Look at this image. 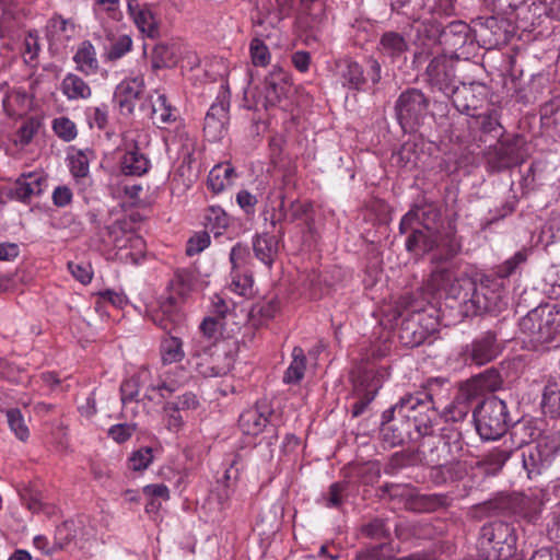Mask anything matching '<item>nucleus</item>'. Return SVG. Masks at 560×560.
Returning a JSON list of instances; mask_svg holds the SVG:
<instances>
[{"mask_svg": "<svg viewBox=\"0 0 560 560\" xmlns=\"http://www.w3.org/2000/svg\"><path fill=\"white\" fill-rule=\"evenodd\" d=\"M52 130L66 142H70L78 135L75 124L65 116L54 119Z\"/></svg>", "mask_w": 560, "mask_h": 560, "instance_id": "e2e57ef3", "label": "nucleus"}, {"mask_svg": "<svg viewBox=\"0 0 560 560\" xmlns=\"http://www.w3.org/2000/svg\"><path fill=\"white\" fill-rule=\"evenodd\" d=\"M420 408L423 409L422 415L420 417H413L411 427V436L408 441H417L419 438H427L429 435L434 434V427L439 420V405L432 402L420 405Z\"/></svg>", "mask_w": 560, "mask_h": 560, "instance_id": "a878e982", "label": "nucleus"}, {"mask_svg": "<svg viewBox=\"0 0 560 560\" xmlns=\"http://www.w3.org/2000/svg\"><path fill=\"white\" fill-rule=\"evenodd\" d=\"M205 226L214 237L223 234L230 224V218L226 212L219 206H210L205 217Z\"/></svg>", "mask_w": 560, "mask_h": 560, "instance_id": "79ce46f5", "label": "nucleus"}, {"mask_svg": "<svg viewBox=\"0 0 560 560\" xmlns=\"http://www.w3.org/2000/svg\"><path fill=\"white\" fill-rule=\"evenodd\" d=\"M438 16L439 15L432 13V16L429 19L416 21L417 38L422 40L423 45L427 43L441 44L444 22L440 21Z\"/></svg>", "mask_w": 560, "mask_h": 560, "instance_id": "e433bc0d", "label": "nucleus"}, {"mask_svg": "<svg viewBox=\"0 0 560 560\" xmlns=\"http://www.w3.org/2000/svg\"><path fill=\"white\" fill-rule=\"evenodd\" d=\"M150 168L149 159L140 152L137 144L127 150L120 159V171L127 176H141Z\"/></svg>", "mask_w": 560, "mask_h": 560, "instance_id": "2f4dec72", "label": "nucleus"}, {"mask_svg": "<svg viewBox=\"0 0 560 560\" xmlns=\"http://www.w3.org/2000/svg\"><path fill=\"white\" fill-rule=\"evenodd\" d=\"M440 219L441 211L435 205H416L401 218L399 233L406 234L412 225H417L427 231H438Z\"/></svg>", "mask_w": 560, "mask_h": 560, "instance_id": "6ab92c4d", "label": "nucleus"}, {"mask_svg": "<svg viewBox=\"0 0 560 560\" xmlns=\"http://www.w3.org/2000/svg\"><path fill=\"white\" fill-rule=\"evenodd\" d=\"M173 288L179 296H167L160 303L159 308L150 313L151 320L167 335H171L183 322V314L178 310V301L184 299L190 290V285L186 282L183 275L176 273Z\"/></svg>", "mask_w": 560, "mask_h": 560, "instance_id": "1a4fd4ad", "label": "nucleus"}, {"mask_svg": "<svg viewBox=\"0 0 560 560\" xmlns=\"http://www.w3.org/2000/svg\"><path fill=\"white\" fill-rule=\"evenodd\" d=\"M392 556L393 548L386 542L365 548L357 553L358 560H385Z\"/></svg>", "mask_w": 560, "mask_h": 560, "instance_id": "0e129e2a", "label": "nucleus"}, {"mask_svg": "<svg viewBox=\"0 0 560 560\" xmlns=\"http://www.w3.org/2000/svg\"><path fill=\"white\" fill-rule=\"evenodd\" d=\"M337 67L343 86L355 91L362 90L366 82V78L364 75L363 68L359 62L351 59H345L339 61Z\"/></svg>", "mask_w": 560, "mask_h": 560, "instance_id": "473e14b6", "label": "nucleus"}, {"mask_svg": "<svg viewBox=\"0 0 560 560\" xmlns=\"http://www.w3.org/2000/svg\"><path fill=\"white\" fill-rule=\"evenodd\" d=\"M70 173L74 178H83L90 172V159L88 153L78 150L74 154L69 156Z\"/></svg>", "mask_w": 560, "mask_h": 560, "instance_id": "052dcab7", "label": "nucleus"}, {"mask_svg": "<svg viewBox=\"0 0 560 560\" xmlns=\"http://www.w3.org/2000/svg\"><path fill=\"white\" fill-rule=\"evenodd\" d=\"M455 438V443H460L463 439L462 425L454 429L451 435H436L432 434L423 438L420 442L417 452L421 465L424 466H440L441 463L452 458V445L450 441L445 440Z\"/></svg>", "mask_w": 560, "mask_h": 560, "instance_id": "9b49d317", "label": "nucleus"}, {"mask_svg": "<svg viewBox=\"0 0 560 560\" xmlns=\"http://www.w3.org/2000/svg\"><path fill=\"white\" fill-rule=\"evenodd\" d=\"M127 5L139 31L151 38L156 37L159 26L151 9L147 4L140 5L137 1H128Z\"/></svg>", "mask_w": 560, "mask_h": 560, "instance_id": "cd10ccee", "label": "nucleus"}, {"mask_svg": "<svg viewBox=\"0 0 560 560\" xmlns=\"http://www.w3.org/2000/svg\"><path fill=\"white\" fill-rule=\"evenodd\" d=\"M45 185L46 178L40 173H23L15 180L11 197L27 202L33 196H39Z\"/></svg>", "mask_w": 560, "mask_h": 560, "instance_id": "5701e85b", "label": "nucleus"}, {"mask_svg": "<svg viewBox=\"0 0 560 560\" xmlns=\"http://www.w3.org/2000/svg\"><path fill=\"white\" fill-rule=\"evenodd\" d=\"M40 127V122L34 118L30 117L19 128L16 132L18 142L22 145H27L32 142L34 136L37 133Z\"/></svg>", "mask_w": 560, "mask_h": 560, "instance_id": "774afa93", "label": "nucleus"}, {"mask_svg": "<svg viewBox=\"0 0 560 560\" xmlns=\"http://www.w3.org/2000/svg\"><path fill=\"white\" fill-rule=\"evenodd\" d=\"M200 402L197 395L192 392H185L176 397L175 400L166 401L163 410L187 411L195 410L199 407Z\"/></svg>", "mask_w": 560, "mask_h": 560, "instance_id": "4d7b16f0", "label": "nucleus"}, {"mask_svg": "<svg viewBox=\"0 0 560 560\" xmlns=\"http://www.w3.org/2000/svg\"><path fill=\"white\" fill-rule=\"evenodd\" d=\"M417 455V450H404L394 453L385 466V474L396 475L402 468L421 465Z\"/></svg>", "mask_w": 560, "mask_h": 560, "instance_id": "37998d69", "label": "nucleus"}, {"mask_svg": "<svg viewBox=\"0 0 560 560\" xmlns=\"http://www.w3.org/2000/svg\"><path fill=\"white\" fill-rule=\"evenodd\" d=\"M306 369V357L301 347H294L292 350V362L288 366L283 382L287 384H298L304 376Z\"/></svg>", "mask_w": 560, "mask_h": 560, "instance_id": "a18cd8bd", "label": "nucleus"}, {"mask_svg": "<svg viewBox=\"0 0 560 560\" xmlns=\"http://www.w3.org/2000/svg\"><path fill=\"white\" fill-rule=\"evenodd\" d=\"M482 440L502 438L513 423L504 399L491 395L478 401L472 409L471 421Z\"/></svg>", "mask_w": 560, "mask_h": 560, "instance_id": "39448f33", "label": "nucleus"}, {"mask_svg": "<svg viewBox=\"0 0 560 560\" xmlns=\"http://www.w3.org/2000/svg\"><path fill=\"white\" fill-rule=\"evenodd\" d=\"M499 145L488 154V167L491 172L500 173L524 162L527 155L526 140L520 133L497 140Z\"/></svg>", "mask_w": 560, "mask_h": 560, "instance_id": "6e6552de", "label": "nucleus"}, {"mask_svg": "<svg viewBox=\"0 0 560 560\" xmlns=\"http://www.w3.org/2000/svg\"><path fill=\"white\" fill-rule=\"evenodd\" d=\"M406 234H408V236L405 242V247L410 254H429L438 246V231H427L417 225H412Z\"/></svg>", "mask_w": 560, "mask_h": 560, "instance_id": "b1692460", "label": "nucleus"}, {"mask_svg": "<svg viewBox=\"0 0 560 560\" xmlns=\"http://www.w3.org/2000/svg\"><path fill=\"white\" fill-rule=\"evenodd\" d=\"M7 420L11 431L15 434V436L25 442L30 436V431L21 413V410L18 408L8 409Z\"/></svg>", "mask_w": 560, "mask_h": 560, "instance_id": "13d9d810", "label": "nucleus"}, {"mask_svg": "<svg viewBox=\"0 0 560 560\" xmlns=\"http://www.w3.org/2000/svg\"><path fill=\"white\" fill-rule=\"evenodd\" d=\"M265 95L262 100L257 101L256 106L261 105L268 109L278 105L284 98L291 88L289 74L280 67H275L265 78Z\"/></svg>", "mask_w": 560, "mask_h": 560, "instance_id": "aec40b11", "label": "nucleus"}, {"mask_svg": "<svg viewBox=\"0 0 560 560\" xmlns=\"http://www.w3.org/2000/svg\"><path fill=\"white\" fill-rule=\"evenodd\" d=\"M75 69L84 75H94L100 71V62L94 45L91 40L80 43L73 55Z\"/></svg>", "mask_w": 560, "mask_h": 560, "instance_id": "c85d7f7f", "label": "nucleus"}, {"mask_svg": "<svg viewBox=\"0 0 560 560\" xmlns=\"http://www.w3.org/2000/svg\"><path fill=\"white\" fill-rule=\"evenodd\" d=\"M435 330V319L424 311H417L401 320L397 336L402 346L415 348L422 345Z\"/></svg>", "mask_w": 560, "mask_h": 560, "instance_id": "9d476101", "label": "nucleus"}, {"mask_svg": "<svg viewBox=\"0 0 560 560\" xmlns=\"http://www.w3.org/2000/svg\"><path fill=\"white\" fill-rule=\"evenodd\" d=\"M152 67L162 69L175 63V52L173 47L165 43H159L154 46L151 56Z\"/></svg>", "mask_w": 560, "mask_h": 560, "instance_id": "3c124183", "label": "nucleus"}, {"mask_svg": "<svg viewBox=\"0 0 560 560\" xmlns=\"http://www.w3.org/2000/svg\"><path fill=\"white\" fill-rule=\"evenodd\" d=\"M481 396L478 392L476 385L469 378L466 382L462 383L458 392L454 398V401L462 402V405L471 409V405L477 401V399Z\"/></svg>", "mask_w": 560, "mask_h": 560, "instance_id": "680f3d73", "label": "nucleus"}, {"mask_svg": "<svg viewBox=\"0 0 560 560\" xmlns=\"http://www.w3.org/2000/svg\"><path fill=\"white\" fill-rule=\"evenodd\" d=\"M253 250L257 259L268 268H271L278 257L279 241L269 233L256 235L253 240Z\"/></svg>", "mask_w": 560, "mask_h": 560, "instance_id": "c756f323", "label": "nucleus"}, {"mask_svg": "<svg viewBox=\"0 0 560 560\" xmlns=\"http://www.w3.org/2000/svg\"><path fill=\"white\" fill-rule=\"evenodd\" d=\"M173 107L167 103L165 94H159L155 102H151V119L159 128L176 120Z\"/></svg>", "mask_w": 560, "mask_h": 560, "instance_id": "58836bf2", "label": "nucleus"}, {"mask_svg": "<svg viewBox=\"0 0 560 560\" xmlns=\"http://www.w3.org/2000/svg\"><path fill=\"white\" fill-rule=\"evenodd\" d=\"M272 416L273 412L267 405L258 402L255 408L248 409L240 416L238 425L243 433L255 436L264 433L271 422Z\"/></svg>", "mask_w": 560, "mask_h": 560, "instance_id": "412c9836", "label": "nucleus"}, {"mask_svg": "<svg viewBox=\"0 0 560 560\" xmlns=\"http://www.w3.org/2000/svg\"><path fill=\"white\" fill-rule=\"evenodd\" d=\"M283 184H284V190L281 191L279 195V199H280V205L278 207V210L280 213L279 221L289 220V215H290L289 201L291 200V190L295 186L294 179H293V174H292L291 170H289L283 175Z\"/></svg>", "mask_w": 560, "mask_h": 560, "instance_id": "bf43d9fd", "label": "nucleus"}, {"mask_svg": "<svg viewBox=\"0 0 560 560\" xmlns=\"http://www.w3.org/2000/svg\"><path fill=\"white\" fill-rule=\"evenodd\" d=\"M457 59L446 55L434 57L425 69V82L445 96L456 86Z\"/></svg>", "mask_w": 560, "mask_h": 560, "instance_id": "4468645a", "label": "nucleus"}, {"mask_svg": "<svg viewBox=\"0 0 560 560\" xmlns=\"http://www.w3.org/2000/svg\"><path fill=\"white\" fill-rule=\"evenodd\" d=\"M363 536L370 539H387L390 534L386 526V522L382 518H374L361 528Z\"/></svg>", "mask_w": 560, "mask_h": 560, "instance_id": "69168bd1", "label": "nucleus"}, {"mask_svg": "<svg viewBox=\"0 0 560 560\" xmlns=\"http://www.w3.org/2000/svg\"><path fill=\"white\" fill-rule=\"evenodd\" d=\"M521 331L535 345L560 346V304L545 303L530 310L520 320Z\"/></svg>", "mask_w": 560, "mask_h": 560, "instance_id": "20e7f679", "label": "nucleus"}, {"mask_svg": "<svg viewBox=\"0 0 560 560\" xmlns=\"http://www.w3.org/2000/svg\"><path fill=\"white\" fill-rule=\"evenodd\" d=\"M518 203V197L515 192H512L509 195V197L505 199V201L498 208H495L491 213L493 215L490 219H487L482 222V229H487L488 226L492 225L493 223L499 222L500 220H503L504 218L511 215L515 212L516 207Z\"/></svg>", "mask_w": 560, "mask_h": 560, "instance_id": "603ef678", "label": "nucleus"}, {"mask_svg": "<svg viewBox=\"0 0 560 560\" xmlns=\"http://www.w3.org/2000/svg\"><path fill=\"white\" fill-rule=\"evenodd\" d=\"M432 400V393L416 394L407 393L399 400L382 413L380 425L384 441L390 445H400L408 442L411 436L410 423L413 417H420L423 409L420 405L429 404Z\"/></svg>", "mask_w": 560, "mask_h": 560, "instance_id": "f03ea898", "label": "nucleus"}, {"mask_svg": "<svg viewBox=\"0 0 560 560\" xmlns=\"http://www.w3.org/2000/svg\"><path fill=\"white\" fill-rule=\"evenodd\" d=\"M470 380L481 395L483 393L497 392L501 389L503 385V378L500 372L494 368L487 369L486 371L470 377Z\"/></svg>", "mask_w": 560, "mask_h": 560, "instance_id": "a19ab883", "label": "nucleus"}, {"mask_svg": "<svg viewBox=\"0 0 560 560\" xmlns=\"http://www.w3.org/2000/svg\"><path fill=\"white\" fill-rule=\"evenodd\" d=\"M61 91L68 100H85L92 94L89 84L78 74L68 73L61 82Z\"/></svg>", "mask_w": 560, "mask_h": 560, "instance_id": "4c0bfd02", "label": "nucleus"}, {"mask_svg": "<svg viewBox=\"0 0 560 560\" xmlns=\"http://www.w3.org/2000/svg\"><path fill=\"white\" fill-rule=\"evenodd\" d=\"M410 509L419 513L435 512L450 505V499L446 494H416L409 501Z\"/></svg>", "mask_w": 560, "mask_h": 560, "instance_id": "c9c22d12", "label": "nucleus"}, {"mask_svg": "<svg viewBox=\"0 0 560 560\" xmlns=\"http://www.w3.org/2000/svg\"><path fill=\"white\" fill-rule=\"evenodd\" d=\"M488 96V88L480 82L460 83L446 97L460 114L472 117Z\"/></svg>", "mask_w": 560, "mask_h": 560, "instance_id": "ddd939ff", "label": "nucleus"}, {"mask_svg": "<svg viewBox=\"0 0 560 560\" xmlns=\"http://www.w3.org/2000/svg\"><path fill=\"white\" fill-rule=\"evenodd\" d=\"M231 324L224 318H214L207 316L201 322L199 328L203 337L215 342L221 338H231L235 334L234 328H230Z\"/></svg>", "mask_w": 560, "mask_h": 560, "instance_id": "f704fd0d", "label": "nucleus"}, {"mask_svg": "<svg viewBox=\"0 0 560 560\" xmlns=\"http://www.w3.org/2000/svg\"><path fill=\"white\" fill-rule=\"evenodd\" d=\"M105 38L108 46H104V57L108 61H116L122 58L132 48V39L127 34H115L105 30Z\"/></svg>", "mask_w": 560, "mask_h": 560, "instance_id": "72a5a7b5", "label": "nucleus"}, {"mask_svg": "<svg viewBox=\"0 0 560 560\" xmlns=\"http://www.w3.org/2000/svg\"><path fill=\"white\" fill-rule=\"evenodd\" d=\"M393 161L399 167L412 168L417 165L418 154L416 152L415 143H404L398 151L393 153Z\"/></svg>", "mask_w": 560, "mask_h": 560, "instance_id": "6e6d98bb", "label": "nucleus"}, {"mask_svg": "<svg viewBox=\"0 0 560 560\" xmlns=\"http://www.w3.org/2000/svg\"><path fill=\"white\" fill-rule=\"evenodd\" d=\"M540 405L546 416L550 418L560 417V388H558L557 384L545 386Z\"/></svg>", "mask_w": 560, "mask_h": 560, "instance_id": "de8ad7c7", "label": "nucleus"}, {"mask_svg": "<svg viewBox=\"0 0 560 560\" xmlns=\"http://www.w3.org/2000/svg\"><path fill=\"white\" fill-rule=\"evenodd\" d=\"M513 455L516 454L512 450L493 448L483 456L482 465L487 472L495 475Z\"/></svg>", "mask_w": 560, "mask_h": 560, "instance_id": "09e8293b", "label": "nucleus"}, {"mask_svg": "<svg viewBox=\"0 0 560 560\" xmlns=\"http://www.w3.org/2000/svg\"><path fill=\"white\" fill-rule=\"evenodd\" d=\"M252 61L255 66L265 67L269 63L270 52L267 45L258 37L250 40L249 45Z\"/></svg>", "mask_w": 560, "mask_h": 560, "instance_id": "338daca9", "label": "nucleus"}, {"mask_svg": "<svg viewBox=\"0 0 560 560\" xmlns=\"http://www.w3.org/2000/svg\"><path fill=\"white\" fill-rule=\"evenodd\" d=\"M476 279L462 275L459 277L453 276L451 283H448L447 290L444 293L445 298H452L454 300H468L472 292Z\"/></svg>", "mask_w": 560, "mask_h": 560, "instance_id": "c03bdc74", "label": "nucleus"}, {"mask_svg": "<svg viewBox=\"0 0 560 560\" xmlns=\"http://www.w3.org/2000/svg\"><path fill=\"white\" fill-rule=\"evenodd\" d=\"M144 90L142 78H132L121 81L115 90V100L122 113L131 114L135 103L140 98Z\"/></svg>", "mask_w": 560, "mask_h": 560, "instance_id": "393cba45", "label": "nucleus"}, {"mask_svg": "<svg viewBox=\"0 0 560 560\" xmlns=\"http://www.w3.org/2000/svg\"><path fill=\"white\" fill-rule=\"evenodd\" d=\"M229 108V96L226 92H223L222 95L218 96V101L210 106L205 117L203 133L209 141L217 142L225 135Z\"/></svg>", "mask_w": 560, "mask_h": 560, "instance_id": "a211bd4d", "label": "nucleus"}, {"mask_svg": "<svg viewBox=\"0 0 560 560\" xmlns=\"http://www.w3.org/2000/svg\"><path fill=\"white\" fill-rule=\"evenodd\" d=\"M530 249L522 248L489 272L476 278V282L468 300H464L466 316H478L486 313L498 314L506 303L504 295L510 278L521 275L523 266L527 262Z\"/></svg>", "mask_w": 560, "mask_h": 560, "instance_id": "f257e3e1", "label": "nucleus"}, {"mask_svg": "<svg viewBox=\"0 0 560 560\" xmlns=\"http://www.w3.org/2000/svg\"><path fill=\"white\" fill-rule=\"evenodd\" d=\"M232 358L225 365L215 364V359L211 352L210 346H201L195 342L189 351L187 364L203 377H217L228 374L232 369Z\"/></svg>", "mask_w": 560, "mask_h": 560, "instance_id": "dca6fc26", "label": "nucleus"}, {"mask_svg": "<svg viewBox=\"0 0 560 560\" xmlns=\"http://www.w3.org/2000/svg\"><path fill=\"white\" fill-rule=\"evenodd\" d=\"M512 425L511 436L513 442L517 444V448L514 452L516 455H520L523 448L530 445L529 442L534 435V428L523 422H513Z\"/></svg>", "mask_w": 560, "mask_h": 560, "instance_id": "5fc2aeb1", "label": "nucleus"}, {"mask_svg": "<svg viewBox=\"0 0 560 560\" xmlns=\"http://www.w3.org/2000/svg\"><path fill=\"white\" fill-rule=\"evenodd\" d=\"M500 118L501 114L495 108H491L485 113L474 114L470 120H468V129L474 140L480 142L500 140L505 132Z\"/></svg>", "mask_w": 560, "mask_h": 560, "instance_id": "2eb2a0df", "label": "nucleus"}, {"mask_svg": "<svg viewBox=\"0 0 560 560\" xmlns=\"http://www.w3.org/2000/svg\"><path fill=\"white\" fill-rule=\"evenodd\" d=\"M377 49L394 62L409 49V45L402 34L388 31L381 35Z\"/></svg>", "mask_w": 560, "mask_h": 560, "instance_id": "7c9ffc66", "label": "nucleus"}, {"mask_svg": "<svg viewBox=\"0 0 560 560\" xmlns=\"http://www.w3.org/2000/svg\"><path fill=\"white\" fill-rule=\"evenodd\" d=\"M161 355L166 364L179 362L184 359L183 341L179 337L168 335L161 341Z\"/></svg>", "mask_w": 560, "mask_h": 560, "instance_id": "49530a36", "label": "nucleus"}, {"mask_svg": "<svg viewBox=\"0 0 560 560\" xmlns=\"http://www.w3.org/2000/svg\"><path fill=\"white\" fill-rule=\"evenodd\" d=\"M474 43L470 26L460 20H454L444 24L441 45L451 51H457L467 44Z\"/></svg>", "mask_w": 560, "mask_h": 560, "instance_id": "4be33fe9", "label": "nucleus"}, {"mask_svg": "<svg viewBox=\"0 0 560 560\" xmlns=\"http://www.w3.org/2000/svg\"><path fill=\"white\" fill-rule=\"evenodd\" d=\"M48 33L54 38H65L70 39L75 30V24L71 19H65L60 14H55L49 21H48Z\"/></svg>", "mask_w": 560, "mask_h": 560, "instance_id": "8fccbe9b", "label": "nucleus"}, {"mask_svg": "<svg viewBox=\"0 0 560 560\" xmlns=\"http://www.w3.org/2000/svg\"><path fill=\"white\" fill-rule=\"evenodd\" d=\"M501 352L497 334L486 331L477 336L465 349V361L475 365H483L494 360Z\"/></svg>", "mask_w": 560, "mask_h": 560, "instance_id": "f3484780", "label": "nucleus"}, {"mask_svg": "<svg viewBox=\"0 0 560 560\" xmlns=\"http://www.w3.org/2000/svg\"><path fill=\"white\" fill-rule=\"evenodd\" d=\"M453 276L454 272L450 268L436 267L425 282L427 291L432 295L443 296Z\"/></svg>", "mask_w": 560, "mask_h": 560, "instance_id": "ea45409f", "label": "nucleus"}, {"mask_svg": "<svg viewBox=\"0 0 560 560\" xmlns=\"http://www.w3.org/2000/svg\"><path fill=\"white\" fill-rule=\"evenodd\" d=\"M517 535L513 524L493 521L481 526L477 540L478 560H524L516 552Z\"/></svg>", "mask_w": 560, "mask_h": 560, "instance_id": "7ed1b4c3", "label": "nucleus"}, {"mask_svg": "<svg viewBox=\"0 0 560 560\" xmlns=\"http://www.w3.org/2000/svg\"><path fill=\"white\" fill-rule=\"evenodd\" d=\"M353 396L357 401L352 405V417L357 418L364 413L382 387V382L377 373L373 370H359L357 374L352 373Z\"/></svg>", "mask_w": 560, "mask_h": 560, "instance_id": "f8f14e48", "label": "nucleus"}, {"mask_svg": "<svg viewBox=\"0 0 560 560\" xmlns=\"http://www.w3.org/2000/svg\"><path fill=\"white\" fill-rule=\"evenodd\" d=\"M559 452V434L541 436L536 444L523 448L520 457L527 477L532 479L550 468L556 463Z\"/></svg>", "mask_w": 560, "mask_h": 560, "instance_id": "0eeeda50", "label": "nucleus"}, {"mask_svg": "<svg viewBox=\"0 0 560 560\" xmlns=\"http://www.w3.org/2000/svg\"><path fill=\"white\" fill-rule=\"evenodd\" d=\"M462 252V241L456 232L451 230L444 235L438 232V246L431 255V262L434 265L445 264L453 260Z\"/></svg>", "mask_w": 560, "mask_h": 560, "instance_id": "bb28decb", "label": "nucleus"}, {"mask_svg": "<svg viewBox=\"0 0 560 560\" xmlns=\"http://www.w3.org/2000/svg\"><path fill=\"white\" fill-rule=\"evenodd\" d=\"M75 538L74 523L66 521L56 527L54 536V546L47 551L63 549Z\"/></svg>", "mask_w": 560, "mask_h": 560, "instance_id": "864d4df0", "label": "nucleus"}, {"mask_svg": "<svg viewBox=\"0 0 560 560\" xmlns=\"http://www.w3.org/2000/svg\"><path fill=\"white\" fill-rule=\"evenodd\" d=\"M430 97L418 88H407L397 97L394 110L404 132H416L424 124Z\"/></svg>", "mask_w": 560, "mask_h": 560, "instance_id": "423d86ee", "label": "nucleus"}]
</instances>
